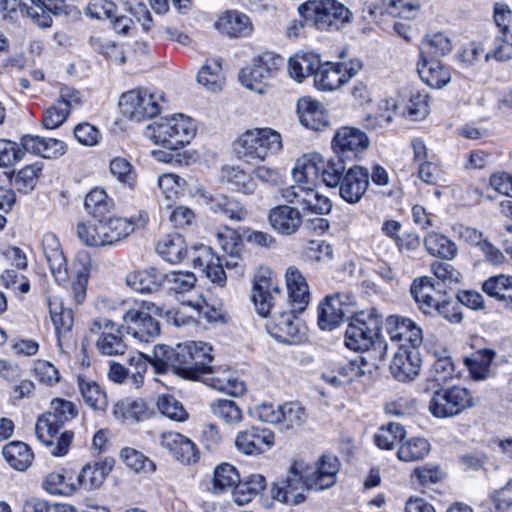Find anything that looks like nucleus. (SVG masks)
<instances>
[{
	"label": "nucleus",
	"instance_id": "44",
	"mask_svg": "<svg viewBox=\"0 0 512 512\" xmlns=\"http://www.w3.org/2000/svg\"><path fill=\"white\" fill-rule=\"evenodd\" d=\"M114 415L126 421H141L150 416V410L142 399L121 401L115 404Z\"/></svg>",
	"mask_w": 512,
	"mask_h": 512
},
{
	"label": "nucleus",
	"instance_id": "33",
	"mask_svg": "<svg viewBox=\"0 0 512 512\" xmlns=\"http://www.w3.org/2000/svg\"><path fill=\"white\" fill-rule=\"evenodd\" d=\"M340 469V461L336 456L323 455L316 463V468L309 473L314 484V490H324L332 487L336 482V475Z\"/></svg>",
	"mask_w": 512,
	"mask_h": 512
},
{
	"label": "nucleus",
	"instance_id": "48",
	"mask_svg": "<svg viewBox=\"0 0 512 512\" xmlns=\"http://www.w3.org/2000/svg\"><path fill=\"white\" fill-rule=\"evenodd\" d=\"M210 408L214 416L228 425H236L243 419L241 408L233 400L217 399L211 403Z\"/></svg>",
	"mask_w": 512,
	"mask_h": 512
},
{
	"label": "nucleus",
	"instance_id": "37",
	"mask_svg": "<svg viewBox=\"0 0 512 512\" xmlns=\"http://www.w3.org/2000/svg\"><path fill=\"white\" fill-rule=\"evenodd\" d=\"M197 82L213 93L221 91L225 83L222 59L207 60L198 72Z\"/></svg>",
	"mask_w": 512,
	"mask_h": 512
},
{
	"label": "nucleus",
	"instance_id": "3",
	"mask_svg": "<svg viewBox=\"0 0 512 512\" xmlns=\"http://www.w3.org/2000/svg\"><path fill=\"white\" fill-rule=\"evenodd\" d=\"M78 414L76 406L71 401L53 399L50 410L38 417L35 433L41 443L50 448L53 456L65 455L73 441L72 431L63 430L66 422Z\"/></svg>",
	"mask_w": 512,
	"mask_h": 512
},
{
	"label": "nucleus",
	"instance_id": "57",
	"mask_svg": "<svg viewBox=\"0 0 512 512\" xmlns=\"http://www.w3.org/2000/svg\"><path fill=\"white\" fill-rule=\"evenodd\" d=\"M121 458L129 468L136 472H153L156 469L153 461L148 459L141 452L132 448L122 449Z\"/></svg>",
	"mask_w": 512,
	"mask_h": 512
},
{
	"label": "nucleus",
	"instance_id": "46",
	"mask_svg": "<svg viewBox=\"0 0 512 512\" xmlns=\"http://www.w3.org/2000/svg\"><path fill=\"white\" fill-rule=\"evenodd\" d=\"M266 487V479L260 474H253L247 480L241 481L234 490V499L239 505L249 503L253 497L259 494Z\"/></svg>",
	"mask_w": 512,
	"mask_h": 512
},
{
	"label": "nucleus",
	"instance_id": "31",
	"mask_svg": "<svg viewBox=\"0 0 512 512\" xmlns=\"http://www.w3.org/2000/svg\"><path fill=\"white\" fill-rule=\"evenodd\" d=\"M126 284L140 293L157 292L165 283V274L154 267L132 271L127 274Z\"/></svg>",
	"mask_w": 512,
	"mask_h": 512
},
{
	"label": "nucleus",
	"instance_id": "56",
	"mask_svg": "<svg viewBox=\"0 0 512 512\" xmlns=\"http://www.w3.org/2000/svg\"><path fill=\"white\" fill-rule=\"evenodd\" d=\"M196 277L188 271H172L165 274V283L169 290L183 294L190 292L196 285Z\"/></svg>",
	"mask_w": 512,
	"mask_h": 512
},
{
	"label": "nucleus",
	"instance_id": "23",
	"mask_svg": "<svg viewBox=\"0 0 512 512\" xmlns=\"http://www.w3.org/2000/svg\"><path fill=\"white\" fill-rule=\"evenodd\" d=\"M268 222L276 233L291 236L299 231L303 218L297 208L284 204L270 209Z\"/></svg>",
	"mask_w": 512,
	"mask_h": 512
},
{
	"label": "nucleus",
	"instance_id": "38",
	"mask_svg": "<svg viewBox=\"0 0 512 512\" xmlns=\"http://www.w3.org/2000/svg\"><path fill=\"white\" fill-rule=\"evenodd\" d=\"M2 455L6 462L15 470L25 471L34 458L30 447L21 441H12L2 449Z\"/></svg>",
	"mask_w": 512,
	"mask_h": 512
},
{
	"label": "nucleus",
	"instance_id": "42",
	"mask_svg": "<svg viewBox=\"0 0 512 512\" xmlns=\"http://www.w3.org/2000/svg\"><path fill=\"white\" fill-rule=\"evenodd\" d=\"M341 66L337 63L326 62L315 75V86L319 90L333 91L344 85Z\"/></svg>",
	"mask_w": 512,
	"mask_h": 512
},
{
	"label": "nucleus",
	"instance_id": "52",
	"mask_svg": "<svg viewBox=\"0 0 512 512\" xmlns=\"http://www.w3.org/2000/svg\"><path fill=\"white\" fill-rule=\"evenodd\" d=\"M214 242L232 259L239 258V252L242 248V241L237 232L231 228L224 227L212 234Z\"/></svg>",
	"mask_w": 512,
	"mask_h": 512
},
{
	"label": "nucleus",
	"instance_id": "50",
	"mask_svg": "<svg viewBox=\"0 0 512 512\" xmlns=\"http://www.w3.org/2000/svg\"><path fill=\"white\" fill-rule=\"evenodd\" d=\"M430 452V444L424 438H412L400 445L397 451L399 460L412 462L423 459Z\"/></svg>",
	"mask_w": 512,
	"mask_h": 512
},
{
	"label": "nucleus",
	"instance_id": "34",
	"mask_svg": "<svg viewBox=\"0 0 512 512\" xmlns=\"http://www.w3.org/2000/svg\"><path fill=\"white\" fill-rule=\"evenodd\" d=\"M417 71L420 78L431 88L440 89L451 78L449 70L438 59L421 58Z\"/></svg>",
	"mask_w": 512,
	"mask_h": 512
},
{
	"label": "nucleus",
	"instance_id": "27",
	"mask_svg": "<svg viewBox=\"0 0 512 512\" xmlns=\"http://www.w3.org/2000/svg\"><path fill=\"white\" fill-rule=\"evenodd\" d=\"M420 371L418 352L412 349H398L390 363V372L393 377L406 382L413 380Z\"/></svg>",
	"mask_w": 512,
	"mask_h": 512
},
{
	"label": "nucleus",
	"instance_id": "18",
	"mask_svg": "<svg viewBox=\"0 0 512 512\" xmlns=\"http://www.w3.org/2000/svg\"><path fill=\"white\" fill-rule=\"evenodd\" d=\"M90 331L99 334L96 348L105 356L123 355L127 345L123 339L120 328L110 319L96 318L90 326Z\"/></svg>",
	"mask_w": 512,
	"mask_h": 512
},
{
	"label": "nucleus",
	"instance_id": "35",
	"mask_svg": "<svg viewBox=\"0 0 512 512\" xmlns=\"http://www.w3.org/2000/svg\"><path fill=\"white\" fill-rule=\"evenodd\" d=\"M216 27L230 37H245L252 32V23L248 16L238 11H228L216 22Z\"/></svg>",
	"mask_w": 512,
	"mask_h": 512
},
{
	"label": "nucleus",
	"instance_id": "43",
	"mask_svg": "<svg viewBox=\"0 0 512 512\" xmlns=\"http://www.w3.org/2000/svg\"><path fill=\"white\" fill-rule=\"evenodd\" d=\"M85 208L92 217L110 215L114 209L113 200L102 188L92 189L85 197Z\"/></svg>",
	"mask_w": 512,
	"mask_h": 512
},
{
	"label": "nucleus",
	"instance_id": "49",
	"mask_svg": "<svg viewBox=\"0 0 512 512\" xmlns=\"http://www.w3.org/2000/svg\"><path fill=\"white\" fill-rule=\"evenodd\" d=\"M279 426L284 430L301 427L307 419L305 409L297 402H287L281 405Z\"/></svg>",
	"mask_w": 512,
	"mask_h": 512
},
{
	"label": "nucleus",
	"instance_id": "6",
	"mask_svg": "<svg viewBox=\"0 0 512 512\" xmlns=\"http://www.w3.org/2000/svg\"><path fill=\"white\" fill-rule=\"evenodd\" d=\"M196 128L191 118L183 114L162 117L146 127L145 135L156 145L178 150L195 136Z\"/></svg>",
	"mask_w": 512,
	"mask_h": 512
},
{
	"label": "nucleus",
	"instance_id": "40",
	"mask_svg": "<svg viewBox=\"0 0 512 512\" xmlns=\"http://www.w3.org/2000/svg\"><path fill=\"white\" fill-rule=\"evenodd\" d=\"M78 387L84 402L95 411H105L108 406L106 393L93 380L78 377Z\"/></svg>",
	"mask_w": 512,
	"mask_h": 512
},
{
	"label": "nucleus",
	"instance_id": "64",
	"mask_svg": "<svg viewBox=\"0 0 512 512\" xmlns=\"http://www.w3.org/2000/svg\"><path fill=\"white\" fill-rule=\"evenodd\" d=\"M24 152L12 141L0 139V167H8L20 161Z\"/></svg>",
	"mask_w": 512,
	"mask_h": 512
},
{
	"label": "nucleus",
	"instance_id": "51",
	"mask_svg": "<svg viewBox=\"0 0 512 512\" xmlns=\"http://www.w3.org/2000/svg\"><path fill=\"white\" fill-rule=\"evenodd\" d=\"M452 50L450 39L443 33H435L427 37L421 46V58L436 59Z\"/></svg>",
	"mask_w": 512,
	"mask_h": 512
},
{
	"label": "nucleus",
	"instance_id": "1",
	"mask_svg": "<svg viewBox=\"0 0 512 512\" xmlns=\"http://www.w3.org/2000/svg\"><path fill=\"white\" fill-rule=\"evenodd\" d=\"M281 299V291L278 281L272 271L261 268L255 278L252 300L259 315L269 316L265 327L268 333L278 342L296 345L305 338L304 325L295 315L293 309L290 312H273L275 305Z\"/></svg>",
	"mask_w": 512,
	"mask_h": 512
},
{
	"label": "nucleus",
	"instance_id": "26",
	"mask_svg": "<svg viewBox=\"0 0 512 512\" xmlns=\"http://www.w3.org/2000/svg\"><path fill=\"white\" fill-rule=\"evenodd\" d=\"M285 278L290 305L294 311L301 313L306 309L310 300L306 279L294 266L287 268Z\"/></svg>",
	"mask_w": 512,
	"mask_h": 512
},
{
	"label": "nucleus",
	"instance_id": "12",
	"mask_svg": "<svg viewBox=\"0 0 512 512\" xmlns=\"http://www.w3.org/2000/svg\"><path fill=\"white\" fill-rule=\"evenodd\" d=\"M163 96L145 89H134L123 93L119 106L124 117L141 122L157 116L161 111Z\"/></svg>",
	"mask_w": 512,
	"mask_h": 512
},
{
	"label": "nucleus",
	"instance_id": "59",
	"mask_svg": "<svg viewBox=\"0 0 512 512\" xmlns=\"http://www.w3.org/2000/svg\"><path fill=\"white\" fill-rule=\"evenodd\" d=\"M69 114L66 104L56 102L45 110L42 117V125L46 129H56L66 121Z\"/></svg>",
	"mask_w": 512,
	"mask_h": 512
},
{
	"label": "nucleus",
	"instance_id": "45",
	"mask_svg": "<svg viewBox=\"0 0 512 512\" xmlns=\"http://www.w3.org/2000/svg\"><path fill=\"white\" fill-rule=\"evenodd\" d=\"M495 357V352L491 349H483L476 352L473 357L464 359L471 377L474 380H485L489 375L490 365Z\"/></svg>",
	"mask_w": 512,
	"mask_h": 512
},
{
	"label": "nucleus",
	"instance_id": "14",
	"mask_svg": "<svg viewBox=\"0 0 512 512\" xmlns=\"http://www.w3.org/2000/svg\"><path fill=\"white\" fill-rule=\"evenodd\" d=\"M284 59L272 52H265L254 59L251 67L243 68L239 73L240 82L257 93H263L264 87L274 78Z\"/></svg>",
	"mask_w": 512,
	"mask_h": 512
},
{
	"label": "nucleus",
	"instance_id": "29",
	"mask_svg": "<svg viewBox=\"0 0 512 512\" xmlns=\"http://www.w3.org/2000/svg\"><path fill=\"white\" fill-rule=\"evenodd\" d=\"M193 265L199 268L212 282L223 284L226 280L221 258L215 254L211 247L202 245L197 248V255L193 258Z\"/></svg>",
	"mask_w": 512,
	"mask_h": 512
},
{
	"label": "nucleus",
	"instance_id": "25",
	"mask_svg": "<svg viewBox=\"0 0 512 512\" xmlns=\"http://www.w3.org/2000/svg\"><path fill=\"white\" fill-rule=\"evenodd\" d=\"M42 249L55 280L60 284L67 282V261L57 236L53 233L45 234Z\"/></svg>",
	"mask_w": 512,
	"mask_h": 512
},
{
	"label": "nucleus",
	"instance_id": "15",
	"mask_svg": "<svg viewBox=\"0 0 512 512\" xmlns=\"http://www.w3.org/2000/svg\"><path fill=\"white\" fill-rule=\"evenodd\" d=\"M369 138L365 132L355 127L339 128L333 139L332 148L337 157L348 161H356L362 158L363 153L369 147Z\"/></svg>",
	"mask_w": 512,
	"mask_h": 512
},
{
	"label": "nucleus",
	"instance_id": "32",
	"mask_svg": "<svg viewBox=\"0 0 512 512\" xmlns=\"http://www.w3.org/2000/svg\"><path fill=\"white\" fill-rule=\"evenodd\" d=\"M31 5H26L27 14L34 23L42 28L50 27L52 15L65 12V0H30Z\"/></svg>",
	"mask_w": 512,
	"mask_h": 512
},
{
	"label": "nucleus",
	"instance_id": "21",
	"mask_svg": "<svg viewBox=\"0 0 512 512\" xmlns=\"http://www.w3.org/2000/svg\"><path fill=\"white\" fill-rule=\"evenodd\" d=\"M369 177L368 170L362 166L348 168L338 186L340 197L349 204L359 203L369 187Z\"/></svg>",
	"mask_w": 512,
	"mask_h": 512
},
{
	"label": "nucleus",
	"instance_id": "41",
	"mask_svg": "<svg viewBox=\"0 0 512 512\" xmlns=\"http://www.w3.org/2000/svg\"><path fill=\"white\" fill-rule=\"evenodd\" d=\"M423 242L425 249L432 256L451 260L457 255L455 243L443 234L429 232Z\"/></svg>",
	"mask_w": 512,
	"mask_h": 512
},
{
	"label": "nucleus",
	"instance_id": "63",
	"mask_svg": "<svg viewBox=\"0 0 512 512\" xmlns=\"http://www.w3.org/2000/svg\"><path fill=\"white\" fill-rule=\"evenodd\" d=\"M405 113L413 120L425 118L429 113L428 95L420 92L412 94Z\"/></svg>",
	"mask_w": 512,
	"mask_h": 512
},
{
	"label": "nucleus",
	"instance_id": "30",
	"mask_svg": "<svg viewBox=\"0 0 512 512\" xmlns=\"http://www.w3.org/2000/svg\"><path fill=\"white\" fill-rule=\"evenodd\" d=\"M297 108L300 123L306 128L319 131L328 126V115L320 102L309 97L302 98Z\"/></svg>",
	"mask_w": 512,
	"mask_h": 512
},
{
	"label": "nucleus",
	"instance_id": "53",
	"mask_svg": "<svg viewBox=\"0 0 512 512\" xmlns=\"http://www.w3.org/2000/svg\"><path fill=\"white\" fill-rule=\"evenodd\" d=\"M482 290L494 298H512V276H492L483 283Z\"/></svg>",
	"mask_w": 512,
	"mask_h": 512
},
{
	"label": "nucleus",
	"instance_id": "10",
	"mask_svg": "<svg viewBox=\"0 0 512 512\" xmlns=\"http://www.w3.org/2000/svg\"><path fill=\"white\" fill-rule=\"evenodd\" d=\"M298 12L320 30L339 29L352 17L350 10L336 0H310L301 4Z\"/></svg>",
	"mask_w": 512,
	"mask_h": 512
},
{
	"label": "nucleus",
	"instance_id": "28",
	"mask_svg": "<svg viewBox=\"0 0 512 512\" xmlns=\"http://www.w3.org/2000/svg\"><path fill=\"white\" fill-rule=\"evenodd\" d=\"M113 467L114 460L112 458L87 463L77 476L79 487L86 491L100 488Z\"/></svg>",
	"mask_w": 512,
	"mask_h": 512
},
{
	"label": "nucleus",
	"instance_id": "39",
	"mask_svg": "<svg viewBox=\"0 0 512 512\" xmlns=\"http://www.w3.org/2000/svg\"><path fill=\"white\" fill-rule=\"evenodd\" d=\"M157 253L170 263H178L184 259L187 247L180 234H169L163 237L156 246Z\"/></svg>",
	"mask_w": 512,
	"mask_h": 512
},
{
	"label": "nucleus",
	"instance_id": "54",
	"mask_svg": "<svg viewBox=\"0 0 512 512\" xmlns=\"http://www.w3.org/2000/svg\"><path fill=\"white\" fill-rule=\"evenodd\" d=\"M157 408L161 412L162 415L167 418L177 421L183 422L187 420L188 413L184 409L181 402H179L174 396L168 394H162L157 398Z\"/></svg>",
	"mask_w": 512,
	"mask_h": 512
},
{
	"label": "nucleus",
	"instance_id": "47",
	"mask_svg": "<svg viewBox=\"0 0 512 512\" xmlns=\"http://www.w3.org/2000/svg\"><path fill=\"white\" fill-rule=\"evenodd\" d=\"M239 479V472L233 465L222 463L214 470L212 491L213 493H221L227 490L234 491Z\"/></svg>",
	"mask_w": 512,
	"mask_h": 512
},
{
	"label": "nucleus",
	"instance_id": "61",
	"mask_svg": "<svg viewBox=\"0 0 512 512\" xmlns=\"http://www.w3.org/2000/svg\"><path fill=\"white\" fill-rule=\"evenodd\" d=\"M41 171L42 165L40 163L25 166L18 171L15 177V185L19 190L24 192L32 190L36 185V180Z\"/></svg>",
	"mask_w": 512,
	"mask_h": 512
},
{
	"label": "nucleus",
	"instance_id": "13",
	"mask_svg": "<svg viewBox=\"0 0 512 512\" xmlns=\"http://www.w3.org/2000/svg\"><path fill=\"white\" fill-rule=\"evenodd\" d=\"M152 307L151 302L136 303L122 316V327L139 342L149 343L160 335V324L149 313Z\"/></svg>",
	"mask_w": 512,
	"mask_h": 512
},
{
	"label": "nucleus",
	"instance_id": "20",
	"mask_svg": "<svg viewBox=\"0 0 512 512\" xmlns=\"http://www.w3.org/2000/svg\"><path fill=\"white\" fill-rule=\"evenodd\" d=\"M387 332L398 349L416 348L422 343V330L410 319L391 316L387 319Z\"/></svg>",
	"mask_w": 512,
	"mask_h": 512
},
{
	"label": "nucleus",
	"instance_id": "16",
	"mask_svg": "<svg viewBox=\"0 0 512 512\" xmlns=\"http://www.w3.org/2000/svg\"><path fill=\"white\" fill-rule=\"evenodd\" d=\"M354 299L347 293L326 296L318 308V325L322 330H333L351 314Z\"/></svg>",
	"mask_w": 512,
	"mask_h": 512
},
{
	"label": "nucleus",
	"instance_id": "36",
	"mask_svg": "<svg viewBox=\"0 0 512 512\" xmlns=\"http://www.w3.org/2000/svg\"><path fill=\"white\" fill-rule=\"evenodd\" d=\"M209 209L217 214H222L230 220L243 221L248 212L237 200L223 194L212 195L207 202Z\"/></svg>",
	"mask_w": 512,
	"mask_h": 512
},
{
	"label": "nucleus",
	"instance_id": "4",
	"mask_svg": "<svg viewBox=\"0 0 512 512\" xmlns=\"http://www.w3.org/2000/svg\"><path fill=\"white\" fill-rule=\"evenodd\" d=\"M134 224L127 218L106 215L77 224L76 233L81 242L93 248L112 246L129 236Z\"/></svg>",
	"mask_w": 512,
	"mask_h": 512
},
{
	"label": "nucleus",
	"instance_id": "22",
	"mask_svg": "<svg viewBox=\"0 0 512 512\" xmlns=\"http://www.w3.org/2000/svg\"><path fill=\"white\" fill-rule=\"evenodd\" d=\"M367 363L363 357L348 361L336 368L322 373L323 380L333 386L341 387L362 382L366 376Z\"/></svg>",
	"mask_w": 512,
	"mask_h": 512
},
{
	"label": "nucleus",
	"instance_id": "5",
	"mask_svg": "<svg viewBox=\"0 0 512 512\" xmlns=\"http://www.w3.org/2000/svg\"><path fill=\"white\" fill-rule=\"evenodd\" d=\"M345 161L347 160L340 157L325 160L317 153L304 154L296 161L292 176L297 182L306 183H313L318 176H321L327 187L336 188L348 170Z\"/></svg>",
	"mask_w": 512,
	"mask_h": 512
},
{
	"label": "nucleus",
	"instance_id": "17",
	"mask_svg": "<svg viewBox=\"0 0 512 512\" xmlns=\"http://www.w3.org/2000/svg\"><path fill=\"white\" fill-rule=\"evenodd\" d=\"M379 320L360 313L352 318L345 333L346 346L354 351L368 350L379 333Z\"/></svg>",
	"mask_w": 512,
	"mask_h": 512
},
{
	"label": "nucleus",
	"instance_id": "7",
	"mask_svg": "<svg viewBox=\"0 0 512 512\" xmlns=\"http://www.w3.org/2000/svg\"><path fill=\"white\" fill-rule=\"evenodd\" d=\"M280 133L271 128H255L244 132L233 144L238 158L245 162L264 161L282 150Z\"/></svg>",
	"mask_w": 512,
	"mask_h": 512
},
{
	"label": "nucleus",
	"instance_id": "55",
	"mask_svg": "<svg viewBox=\"0 0 512 512\" xmlns=\"http://www.w3.org/2000/svg\"><path fill=\"white\" fill-rule=\"evenodd\" d=\"M405 436L404 427L399 423L391 422L381 427L375 434L376 445L381 449H392L394 444Z\"/></svg>",
	"mask_w": 512,
	"mask_h": 512
},
{
	"label": "nucleus",
	"instance_id": "62",
	"mask_svg": "<svg viewBox=\"0 0 512 512\" xmlns=\"http://www.w3.org/2000/svg\"><path fill=\"white\" fill-rule=\"evenodd\" d=\"M184 184V179L176 174L164 173L158 177V185L168 200L177 197L183 191Z\"/></svg>",
	"mask_w": 512,
	"mask_h": 512
},
{
	"label": "nucleus",
	"instance_id": "19",
	"mask_svg": "<svg viewBox=\"0 0 512 512\" xmlns=\"http://www.w3.org/2000/svg\"><path fill=\"white\" fill-rule=\"evenodd\" d=\"M274 443L275 435L271 430L255 426L239 431L235 438L237 451L249 456L264 454Z\"/></svg>",
	"mask_w": 512,
	"mask_h": 512
},
{
	"label": "nucleus",
	"instance_id": "8",
	"mask_svg": "<svg viewBox=\"0 0 512 512\" xmlns=\"http://www.w3.org/2000/svg\"><path fill=\"white\" fill-rule=\"evenodd\" d=\"M410 292L424 314L440 315L450 323L462 321L459 301L444 298L439 291H436L430 278L423 277L414 280Z\"/></svg>",
	"mask_w": 512,
	"mask_h": 512
},
{
	"label": "nucleus",
	"instance_id": "58",
	"mask_svg": "<svg viewBox=\"0 0 512 512\" xmlns=\"http://www.w3.org/2000/svg\"><path fill=\"white\" fill-rule=\"evenodd\" d=\"M204 381L214 389L231 396H240L246 390L245 384L231 374H227L223 379L206 378Z\"/></svg>",
	"mask_w": 512,
	"mask_h": 512
},
{
	"label": "nucleus",
	"instance_id": "2",
	"mask_svg": "<svg viewBox=\"0 0 512 512\" xmlns=\"http://www.w3.org/2000/svg\"><path fill=\"white\" fill-rule=\"evenodd\" d=\"M211 351L212 347L201 341L178 344L175 349L157 345L150 361L158 374L171 370L185 379L197 380L207 370Z\"/></svg>",
	"mask_w": 512,
	"mask_h": 512
},
{
	"label": "nucleus",
	"instance_id": "11",
	"mask_svg": "<svg viewBox=\"0 0 512 512\" xmlns=\"http://www.w3.org/2000/svg\"><path fill=\"white\" fill-rule=\"evenodd\" d=\"M474 405L472 393L465 387L455 385L434 391L428 409L436 418H449L459 415Z\"/></svg>",
	"mask_w": 512,
	"mask_h": 512
},
{
	"label": "nucleus",
	"instance_id": "9",
	"mask_svg": "<svg viewBox=\"0 0 512 512\" xmlns=\"http://www.w3.org/2000/svg\"><path fill=\"white\" fill-rule=\"evenodd\" d=\"M308 490H314V484L307 464L302 460H294L286 477L273 483L270 493L273 499L297 505L304 502Z\"/></svg>",
	"mask_w": 512,
	"mask_h": 512
},
{
	"label": "nucleus",
	"instance_id": "24",
	"mask_svg": "<svg viewBox=\"0 0 512 512\" xmlns=\"http://www.w3.org/2000/svg\"><path fill=\"white\" fill-rule=\"evenodd\" d=\"M160 445L183 464L196 463L199 458L195 443L180 433L163 432L160 436Z\"/></svg>",
	"mask_w": 512,
	"mask_h": 512
},
{
	"label": "nucleus",
	"instance_id": "60",
	"mask_svg": "<svg viewBox=\"0 0 512 512\" xmlns=\"http://www.w3.org/2000/svg\"><path fill=\"white\" fill-rule=\"evenodd\" d=\"M110 172L120 182L133 187L135 183V172L131 163L122 157H115L110 162Z\"/></svg>",
	"mask_w": 512,
	"mask_h": 512
}]
</instances>
